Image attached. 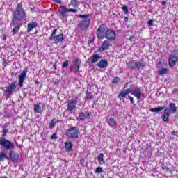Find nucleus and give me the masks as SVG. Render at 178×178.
I'll use <instances>...</instances> for the list:
<instances>
[{"instance_id": "7ed1b4c3", "label": "nucleus", "mask_w": 178, "mask_h": 178, "mask_svg": "<svg viewBox=\"0 0 178 178\" xmlns=\"http://www.w3.org/2000/svg\"><path fill=\"white\" fill-rule=\"evenodd\" d=\"M90 15H83L80 14L79 17L80 19H83L81 21V22L78 24V27L81 30H87L88 27H90V24L91 23V19L89 18Z\"/></svg>"}, {"instance_id": "58836bf2", "label": "nucleus", "mask_w": 178, "mask_h": 178, "mask_svg": "<svg viewBox=\"0 0 178 178\" xmlns=\"http://www.w3.org/2000/svg\"><path fill=\"white\" fill-rule=\"evenodd\" d=\"M122 10L124 13H129V7H127V6H124L122 7Z\"/></svg>"}, {"instance_id": "dca6fc26", "label": "nucleus", "mask_w": 178, "mask_h": 178, "mask_svg": "<svg viewBox=\"0 0 178 178\" xmlns=\"http://www.w3.org/2000/svg\"><path fill=\"white\" fill-rule=\"evenodd\" d=\"M61 8V11H60V15L61 16H65L66 15L67 12H72V13H76L77 12V10L74 8H67L65 6H60Z\"/></svg>"}, {"instance_id": "5fc2aeb1", "label": "nucleus", "mask_w": 178, "mask_h": 178, "mask_svg": "<svg viewBox=\"0 0 178 178\" xmlns=\"http://www.w3.org/2000/svg\"><path fill=\"white\" fill-rule=\"evenodd\" d=\"M127 20H129V19L127 17H125V22H127Z\"/></svg>"}, {"instance_id": "4468645a", "label": "nucleus", "mask_w": 178, "mask_h": 178, "mask_svg": "<svg viewBox=\"0 0 178 178\" xmlns=\"http://www.w3.org/2000/svg\"><path fill=\"white\" fill-rule=\"evenodd\" d=\"M75 63V69L73 70V67H71L70 70L72 73H77L79 70L80 67L81 66V60L77 58V57L74 58Z\"/></svg>"}, {"instance_id": "e433bc0d", "label": "nucleus", "mask_w": 178, "mask_h": 178, "mask_svg": "<svg viewBox=\"0 0 178 178\" xmlns=\"http://www.w3.org/2000/svg\"><path fill=\"white\" fill-rule=\"evenodd\" d=\"M121 79L119 76L115 77L112 81V84H118L120 81Z\"/></svg>"}, {"instance_id": "2f4dec72", "label": "nucleus", "mask_w": 178, "mask_h": 178, "mask_svg": "<svg viewBox=\"0 0 178 178\" xmlns=\"http://www.w3.org/2000/svg\"><path fill=\"white\" fill-rule=\"evenodd\" d=\"M86 99L91 101L94 98V95L92 92H88V90L86 91Z\"/></svg>"}, {"instance_id": "864d4df0", "label": "nucleus", "mask_w": 178, "mask_h": 178, "mask_svg": "<svg viewBox=\"0 0 178 178\" xmlns=\"http://www.w3.org/2000/svg\"><path fill=\"white\" fill-rule=\"evenodd\" d=\"M158 64H159V65H161V64H162V62L159 61V62H158Z\"/></svg>"}, {"instance_id": "4c0bfd02", "label": "nucleus", "mask_w": 178, "mask_h": 178, "mask_svg": "<svg viewBox=\"0 0 178 178\" xmlns=\"http://www.w3.org/2000/svg\"><path fill=\"white\" fill-rule=\"evenodd\" d=\"M104 172V170L102 169V167H97L95 170V173H102Z\"/></svg>"}, {"instance_id": "bb28decb", "label": "nucleus", "mask_w": 178, "mask_h": 178, "mask_svg": "<svg viewBox=\"0 0 178 178\" xmlns=\"http://www.w3.org/2000/svg\"><path fill=\"white\" fill-rule=\"evenodd\" d=\"M107 123H108V124H109V126H111V127H116V125L118 124V123L115 120V118H111L108 120Z\"/></svg>"}, {"instance_id": "a18cd8bd", "label": "nucleus", "mask_w": 178, "mask_h": 178, "mask_svg": "<svg viewBox=\"0 0 178 178\" xmlns=\"http://www.w3.org/2000/svg\"><path fill=\"white\" fill-rule=\"evenodd\" d=\"M53 67H54V70H56V69H58V67L56 66V64H54V65H53Z\"/></svg>"}, {"instance_id": "473e14b6", "label": "nucleus", "mask_w": 178, "mask_h": 178, "mask_svg": "<svg viewBox=\"0 0 178 178\" xmlns=\"http://www.w3.org/2000/svg\"><path fill=\"white\" fill-rule=\"evenodd\" d=\"M126 65L128 69H134V60L127 62Z\"/></svg>"}, {"instance_id": "6e6552de", "label": "nucleus", "mask_w": 178, "mask_h": 178, "mask_svg": "<svg viewBox=\"0 0 178 178\" xmlns=\"http://www.w3.org/2000/svg\"><path fill=\"white\" fill-rule=\"evenodd\" d=\"M0 145H1V147H4V148L7 150L13 149V148H15V145L13 143L2 137L0 138Z\"/></svg>"}, {"instance_id": "f3484780", "label": "nucleus", "mask_w": 178, "mask_h": 178, "mask_svg": "<svg viewBox=\"0 0 178 178\" xmlns=\"http://www.w3.org/2000/svg\"><path fill=\"white\" fill-rule=\"evenodd\" d=\"M108 65V60L105 59L100 60L96 65L99 69H106Z\"/></svg>"}, {"instance_id": "6ab92c4d", "label": "nucleus", "mask_w": 178, "mask_h": 178, "mask_svg": "<svg viewBox=\"0 0 178 178\" xmlns=\"http://www.w3.org/2000/svg\"><path fill=\"white\" fill-rule=\"evenodd\" d=\"M101 59V56L98 54H93L90 57V62L92 64L97 63Z\"/></svg>"}, {"instance_id": "0eeeda50", "label": "nucleus", "mask_w": 178, "mask_h": 178, "mask_svg": "<svg viewBox=\"0 0 178 178\" xmlns=\"http://www.w3.org/2000/svg\"><path fill=\"white\" fill-rule=\"evenodd\" d=\"M177 61H178L177 50H173L168 58V65L170 67H175V66H176V63H177Z\"/></svg>"}, {"instance_id": "ea45409f", "label": "nucleus", "mask_w": 178, "mask_h": 178, "mask_svg": "<svg viewBox=\"0 0 178 178\" xmlns=\"http://www.w3.org/2000/svg\"><path fill=\"white\" fill-rule=\"evenodd\" d=\"M57 139H58V135L56 133H54L51 136V140H57Z\"/></svg>"}, {"instance_id": "c756f323", "label": "nucleus", "mask_w": 178, "mask_h": 178, "mask_svg": "<svg viewBox=\"0 0 178 178\" xmlns=\"http://www.w3.org/2000/svg\"><path fill=\"white\" fill-rule=\"evenodd\" d=\"M33 111L35 113H42V109H41V107L38 104H34Z\"/></svg>"}, {"instance_id": "ddd939ff", "label": "nucleus", "mask_w": 178, "mask_h": 178, "mask_svg": "<svg viewBox=\"0 0 178 178\" xmlns=\"http://www.w3.org/2000/svg\"><path fill=\"white\" fill-rule=\"evenodd\" d=\"M16 82H13L6 88V90L4 91L5 94L12 95L13 94V91L16 90Z\"/></svg>"}, {"instance_id": "5701e85b", "label": "nucleus", "mask_w": 178, "mask_h": 178, "mask_svg": "<svg viewBox=\"0 0 178 178\" xmlns=\"http://www.w3.org/2000/svg\"><path fill=\"white\" fill-rule=\"evenodd\" d=\"M22 23H17L15 24V26L12 31L13 35H16L17 34V32L20 30V27H22Z\"/></svg>"}, {"instance_id": "09e8293b", "label": "nucleus", "mask_w": 178, "mask_h": 178, "mask_svg": "<svg viewBox=\"0 0 178 178\" xmlns=\"http://www.w3.org/2000/svg\"><path fill=\"white\" fill-rule=\"evenodd\" d=\"M3 40H6V35H4L3 38Z\"/></svg>"}, {"instance_id": "c85d7f7f", "label": "nucleus", "mask_w": 178, "mask_h": 178, "mask_svg": "<svg viewBox=\"0 0 178 178\" xmlns=\"http://www.w3.org/2000/svg\"><path fill=\"white\" fill-rule=\"evenodd\" d=\"M127 95L126 92L122 89L121 92L118 94V98L122 101L123 99L126 98Z\"/></svg>"}, {"instance_id": "c9c22d12", "label": "nucleus", "mask_w": 178, "mask_h": 178, "mask_svg": "<svg viewBox=\"0 0 178 178\" xmlns=\"http://www.w3.org/2000/svg\"><path fill=\"white\" fill-rule=\"evenodd\" d=\"M6 158H8V156H6V154H5L4 152L0 153V161L1 162L5 161V159H6Z\"/></svg>"}, {"instance_id": "20e7f679", "label": "nucleus", "mask_w": 178, "mask_h": 178, "mask_svg": "<svg viewBox=\"0 0 178 178\" xmlns=\"http://www.w3.org/2000/svg\"><path fill=\"white\" fill-rule=\"evenodd\" d=\"M56 33H58V29H54L49 40L50 41H54L55 44H60L65 40V35L63 33L56 35Z\"/></svg>"}, {"instance_id": "4d7b16f0", "label": "nucleus", "mask_w": 178, "mask_h": 178, "mask_svg": "<svg viewBox=\"0 0 178 178\" xmlns=\"http://www.w3.org/2000/svg\"><path fill=\"white\" fill-rule=\"evenodd\" d=\"M36 84H38V82H35Z\"/></svg>"}, {"instance_id": "a19ab883", "label": "nucleus", "mask_w": 178, "mask_h": 178, "mask_svg": "<svg viewBox=\"0 0 178 178\" xmlns=\"http://www.w3.org/2000/svg\"><path fill=\"white\" fill-rule=\"evenodd\" d=\"M80 163L82 166H86V159L84 158L81 159Z\"/></svg>"}, {"instance_id": "a878e982", "label": "nucleus", "mask_w": 178, "mask_h": 178, "mask_svg": "<svg viewBox=\"0 0 178 178\" xmlns=\"http://www.w3.org/2000/svg\"><path fill=\"white\" fill-rule=\"evenodd\" d=\"M97 161L99 163V165H105V160L104 159V154L100 153L97 156Z\"/></svg>"}, {"instance_id": "bf43d9fd", "label": "nucleus", "mask_w": 178, "mask_h": 178, "mask_svg": "<svg viewBox=\"0 0 178 178\" xmlns=\"http://www.w3.org/2000/svg\"><path fill=\"white\" fill-rule=\"evenodd\" d=\"M162 169H165V168H162Z\"/></svg>"}, {"instance_id": "9b49d317", "label": "nucleus", "mask_w": 178, "mask_h": 178, "mask_svg": "<svg viewBox=\"0 0 178 178\" xmlns=\"http://www.w3.org/2000/svg\"><path fill=\"white\" fill-rule=\"evenodd\" d=\"M9 156L12 162L17 163V162H19V158H20V154L13 150H10L9 152Z\"/></svg>"}, {"instance_id": "b1692460", "label": "nucleus", "mask_w": 178, "mask_h": 178, "mask_svg": "<svg viewBox=\"0 0 178 178\" xmlns=\"http://www.w3.org/2000/svg\"><path fill=\"white\" fill-rule=\"evenodd\" d=\"M169 72H170L169 68L163 67V68L157 71V73H158V74H159V76H164V74H168V73H169Z\"/></svg>"}, {"instance_id": "2eb2a0df", "label": "nucleus", "mask_w": 178, "mask_h": 178, "mask_svg": "<svg viewBox=\"0 0 178 178\" xmlns=\"http://www.w3.org/2000/svg\"><path fill=\"white\" fill-rule=\"evenodd\" d=\"M91 116H92L91 112H81L79 115V120H86V119H90Z\"/></svg>"}, {"instance_id": "39448f33", "label": "nucleus", "mask_w": 178, "mask_h": 178, "mask_svg": "<svg viewBox=\"0 0 178 178\" xmlns=\"http://www.w3.org/2000/svg\"><path fill=\"white\" fill-rule=\"evenodd\" d=\"M125 91V94L129 95V94H131L134 97H136L137 99H140L141 97H144V93H143V89L141 88L137 87L131 90L130 88H127L124 90Z\"/></svg>"}, {"instance_id": "cd10ccee", "label": "nucleus", "mask_w": 178, "mask_h": 178, "mask_svg": "<svg viewBox=\"0 0 178 178\" xmlns=\"http://www.w3.org/2000/svg\"><path fill=\"white\" fill-rule=\"evenodd\" d=\"M2 137H6V134H8V133H9V129H8V124H5L3 127H2Z\"/></svg>"}, {"instance_id": "13d9d810", "label": "nucleus", "mask_w": 178, "mask_h": 178, "mask_svg": "<svg viewBox=\"0 0 178 178\" xmlns=\"http://www.w3.org/2000/svg\"><path fill=\"white\" fill-rule=\"evenodd\" d=\"M47 178H51V177H47Z\"/></svg>"}, {"instance_id": "393cba45", "label": "nucleus", "mask_w": 178, "mask_h": 178, "mask_svg": "<svg viewBox=\"0 0 178 178\" xmlns=\"http://www.w3.org/2000/svg\"><path fill=\"white\" fill-rule=\"evenodd\" d=\"M65 148L68 151V152H70V151H73V143L70 141H67L65 143Z\"/></svg>"}, {"instance_id": "f03ea898", "label": "nucleus", "mask_w": 178, "mask_h": 178, "mask_svg": "<svg viewBox=\"0 0 178 178\" xmlns=\"http://www.w3.org/2000/svg\"><path fill=\"white\" fill-rule=\"evenodd\" d=\"M27 19V13L23 8V4L19 3L17 5L15 10L13 13L11 24L16 26L18 22H23Z\"/></svg>"}, {"instance_id": "6e6d98bb", "label": "nucleus", "mask_w": 178, "mask_h": 178, "mask_svg": "<svg viewBox=\"0 0 178 178\" xmlns=\"http://www.w3.org/2000/svg\"><path fill=\"white\" fill-rule=\"evenodd\" d=\"M36 84H38V82H35Z\"/></svg>"}, {"instance_id": "aec40b11", "label": "nucleus", "mask_w": 178, "mask_h": 178, "mask_svg": "<svg viewBox=\"0 0 178 178\" xmlns=\"http://www.w3.org/2000/svg\"><path fill=\"white\" fill-rule=\"evenodd\" d=\"M134 69H138V70H140V68L144 69V67H145V66H147V65H145V63H143L140 61H137V62L134 61Z\"/></svg>"}, {"instance_id": "1a4fd4ad", "label": "nucleus", "mask_w": 178, "mask_h": 178, "mask_svg": "<svg viewBox=\"0 0 178 178\" xmlns=\"http://www.w3.org/2000/svg\"><path fill=\"white\" fill-rule=\"evenodd\" d=\"M26 77H27V70H24L18 76V86L19 87H23V84H24V81H26Z\"/></svg>"}, {"instance_id": "9d476101", "label": "nucleus", "mask_w": 178, "mask_h": 178, "mask_svg": "<svg viewBox=\"0 0 178 178\" xmlns=\"http://www.w3.org/2000/svg\"><path fill=\"white\" fill-rule=\"evenodd\" d=\"M67 111L70 112H72V111H74L76 109V106L77 105V99H70L67 102Z\"/></svg>"}, {"instance_id": "49530a36", "label": "nucleus", "mask_w": 178, "mask_h": 178, "mask_svg": "<svg viewBox=\"0 0 178 178\" xmlns=\"http://www.w3.org/2000/svg\"><path fill=\"white\" fill-rule=\"evenodd\" d=\"M127 86H129V83H126L124 86V88H127Z\"/></svg>"}, {"instance_id": "a211bd4d", "label": "nucleus", "mask_w": 178, "mask_h": 178, "mask_svg": "<svg viewBox=\"0 0 178 178\" xmlns=\"http://www.w3.org/2000/svg\"><path fill=\"white\" fill-rule=\"evenodd\" d=\"M38 26V23L37 22H31L27 25V31L28 33H30L33 31V29H35Z\"/></svg>"}, {"instance_id": "7c9ffc66", "label": "nucleus", "mask_w": 178, "mask_h": 178, "mask_svg": "<svg viewBox=\"0 0 178 178\" xmlns=\"http://www.w3.org/2000/svg\"><path fill=\"white\" fill-rule=\"evenodd\" d=\"M55 124H56V119L53 118L51 120V121L49 124V129H54L55 127Z\"/></svg>"}, {"instance_id": "f8f14e48", "label": "nucleus", "mask_w": 178, "mask_h": 178, "mask_svg": "<svg viewBox=\"0 0 178 178\" xmlns=\"http://www.w3.org/2000/svg\"><path fill=\"white\" fill-rule=\"evenodd\" d=\"M111 42L109 40H104L102 46L98 49V51L104 52V51L109 49V47H112V44H111Z\"/></svg>"}, {"instance_id": "72a5a7b5", "label": "nucleus", "mask_w": 178, "mask_h": 178, "mask_svg": "<svg viewBox=\"0 0 178 178\" xmlns=\"http://www.w3.org/2000/svg\"><path fill=\"white\" fill-rule=\"evenodd\" d=\"M163 109H165V107L161 106V107L152 108V109H150V111H151V112L158 113V112H161V111H163Z\"/></svg>"}, {"instance_id": "3c124183", "label": "nucleus", "mask_w": 178, "mask_h": 178, "mask_svg": "<svg viewBox=\"0 0 178 178\" xmlns=\"http://www.w3.org/2000/svg\"><path fill=\"white\" fill-rule=\"evenodd\" d=\"M0 178H8V177H6V176H1V177H0Z\"/></svg>"}, {"instance_id": "f257e3e1", "label": "nucleus", "mask_w": 178, "mask_h": 178, "mask_svg": "<svg viewBox=\"0 0 178 178\" xmlns=\"http://www.w3.org/2000/svg\"><path fill=\"white\" fill-rule=\"evenodd\" d=\"M96 35L98 40H107L113 42L116 40V32L111 28H108L106 24H102L99 25L97 31Z\"/></svg>"}, {"instance_id": "79ce46f5", "label": "nucleus", "mask_w": 178, "mask_h": 178, "mask_svg": "<svg viewBox=\"0 0 178 178\" xmlns=\"http://www.w3.org/2000/svg\"><path fill=\"white\" fill-rule=\"evenodd\" d=\"M69 66V60H65L63 64V67H67Z\"/></svg>"}, {"instance_id": "603ef678", "label": "nucleus", "mask_w": 178, "mask_h": 178, "mask_svg": "<svg viewBox=\"0 0 178 178\" xmlns=\"http://www.w3.org/2000/svg\"><path fill=\"white\" fill-rule=\"evenodd\" d=\"M30 10H31V12H33V10H34V8H30Z\"/></svg>"}, {"instance_id": "412c9836", "label": "nucleus", "mask_w": 178, "mask_h": 178, "mask_svg": "<svg viewBox=\"0 0 178 178\" xmlns=\"http://www.w3.org/2000/svg\"><path fill=\"white\" fill-rule=\"evenodd\" d=\"M169 116H170V112L169 111V108H165L162 116L163 121L168 122Z\"/></svg>"}, {"instance_id": "f704fd0d", "label": "nucleus", "mask_w": 178, "mask_h": 178, "mask_svg": "<svg viewBox=\"0 0 178 178\" xmlns=\"http://www.w3.org/2000/svg\"><path fill=\"white\" fill-rule=\"evenodd\" d=\"M70 5H72L73 8H76L77 6H79V3L77 0H71Z\"/></svg>"}, {"instance_id": "37998d69", "label": "nucleus", "mask_w": 178, "mask_h": 178, "mask_svg": "<svg viewBox=\"0 0 178 178\" xmlns=\"http://www.w3.org/2000/svg\"><path fill=\"white\" fill-rule=\"evenodd\" d=\"M147 24H148V26H154V20L153 19H149L147 22Z\"/></svg>"}, {"instance_id": "423d86ee", "label": "nucleus", "mask_w": 178, "mask_h": 178, "mask_svg": "<svg viewBox=\"0 0 178 178\" xmlns=\"http://www.w3.org/2000/svg\"><path fill=\"white\" fill-rule=\"evenodd\" d=\"M79 134L80 130L77 127H72L66 131L67 137L69 138H74V140H77V138H79Z\"/></svg>"}, {"instance_id": "8fccbe9b", "label": "nucleus", "mask_w": 178, "mask_h": 178, "mask_svg": "<svg viewBox=\"0 0 178 178\" xmlns=\"http://www.w3.org/2000/svg\"><path fill=\"white\" fill-rule=\"evenodd\" d=\"M175 133H176L175 131L171 132V134H172V136H175Z\"/></svg>"}, {"instance_id": "c03bdc74", "label": "nucleus", "mask_w": 178, "mask_h": 178, "mask_svg": "<svg viewBox=\"0 0 178 178\" xmlns=\"http://www.w3.org/2000/svg\"><path fill=\"white\" fill-rule=\"evenodd\" d=\"M128 98H129V99L131 104H134V100L133 97H131V96H128Z\"/></svg>"}, {"instance_id": "4be33fe9", "label": "nucleus", "mask_w": 178, "mask_h": 178, "mask_svg": "<svg viewBox=\"0 0 178 178\" xmlns=\"http://www.w3.org/2000/svg\"><path fill=\"white\" fill-rule=\"evenodd\" d=\"M169 112L171 113H176V111H177V108H176V104L175 103H170L168 108Z\"/></svg>"}, {"instance_id": "de8ad7c7", "label": "nucleus", "mask_w": 178, "mask_h": 178, "mask_svg": "<svg viewBox=\"0 0 178 178\" xmlns=\"http://www.w3.org/2000/svg\"><path fill=\"white\" fill-rule=\"evenodd\" d=\"M168 3V2L166 1H162V5H166Z\"/></svg>"}]
</instances>
